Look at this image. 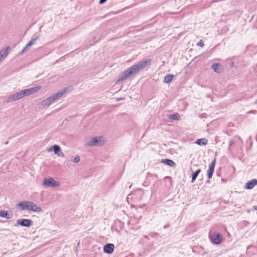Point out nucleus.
Segmentation results:
<instances>
[{
    "label": "nucleus",
    "mask_w": 257,
    "mask_h": 257,
    "mask_svg": "<svg viewBox=\"0 0 257 257\" xmlns=\"http://www.w3.org/2000/svg\"><path fill=\"white\" fill-rule=\"evenodd\" d=\"M32 46L29 43L26 45V46L24 48V49L22 50V51L19 53V55H23L25 53L28 51Z\"/></svg>",
    "instance_id": "nucleus-20"
},
{
    "label": "nucleus",
    "mask_w": 257,
    "mask_h": 257,
    "mask_svg": "<svg viewBox=\"0 0 257 257\" xmlns=\"http://www.w3.org/2000/svg\"><path fill=\"white\" fill-rule=\"evenodd\" d=\"M106 1H107V0H100V1H99V4H101V5L103 4H104V3H105Z\"/></svg>",
    "instance_id": "nucleus-27"
},
{
    "label": "nucleus",
    "mask_w": 257,
    "mask_h": 257,
    "mask_svg": "<svg viewBox=\"0 0 257 257\" xmlns=\"http://www.w3.org/2000/svg\"><path fill=\"white\" fill-rule=\"evenodd\" d=\"M253 208L254 210H257V205L254 206Z\"/></svg>",
    "instance_id": "nucleus-28"
},
{
    "label": "nucleus",
    "mask_w": 257,
    "mask_h": 257,
    "mask_svg": "<svg viewBox=\"0 0 257 257\" xmlns=\"http://www.w3.org/2000/svg\"><path fill=\"white\" fill-rule=\"evenodd\" d=\"M0 216L7 219H10L13 217V213L12 211L11 213H9L8 211L0 210Z\"/></svg>",
    "instance_id": "nucleus-13"
},
{
    "label": "nucleus",
    "mask_w": 257,
    "mask_h": 257,
    "mask_svg": "<svg viewBox=\"0 0 257 257\" xmlns=\"http://www.w3.org/2000/svg\"><path fill=\"white\" fill-rule=\"evenodd\" d=\"M256 185H257V180L255 179H252L250 181H248L245 184V188L246 189H251Z\"/></svg>",
    "instance_id": "nucleus-14"
},
{
    "label": "nucleus",
    "mask_w": 257,
    "mask_h": 257,
    "mask_svg": "<svg viewBox=\"0 0 257 257\" xmlns=\"http://www.w3.org/2000/svg\"><path fill=\"white\" fill-rule=\"evenodd\" d=\"M215 165V159H214V160L211 162V164L209 165V167L207 172L208 177L209 179L211 178L212 177L214 170Z\"/></svg>",
    "instance_id": "nucleus-11"
},
{
    "label": "nucleus",
    "mask_w": 257,
    "mask_h": 257,
    "mask_svg": "<svg viewBox=\"0 0 257 257\" xmlns=\"http://www.w3.org/2000/svg\"><path fill=\"white\" fill-rule=\"evenodd\" d=\"M104 144L102 137L91 138L85 143V145L89 147L101 146Z\"/></svg>",
    "instance_id": "nucleus-4"
},
{
    "label": "nucleus",
    "mask_w": 257,
    "mask_h": 257,
    "mask_svg": "<svg viewBox=\"0 0 257 257\" xmlns=\"http://www.w3.org/2000/svg\"><path fill=\"white\" fill-rule=\"evenodd\" d=\"M174 78V75L168 74L165 76L164 78V82L165 83H170Z\"/></svg>",
    "instance_id": "nucleus-18"
},
{
    "label": "nucleus",
    "mask_w": 257,
    "mask_h": 257,
    "mask_svg": "<svg viewBox=\"0 0 257 257\" xmlns=\"http://www.w3.org/2000/svg\"><path fill=\"white\" fill-rule=\"evenodd\" d=\"M122 99V98H118L117 100L118 101V100H121Z\"/></svg>",
    "instance_id": "nucleus-29"
},
{
    "label": "nucleus",
    "mask_w": 257,
    "mask_h": 257,
    "mask_svg": "<svg viewBox=\"0 0 257 257\" xmlns=\"http://www.w3.org/2000/svg\"><path fill=\"white\" fill-rule=\"evenodd\" d=\"M53 101L51 98L50 97L47 98L46 99L43 100L41 103V105L42 106H49L52 103Z\"/></svg>",
    "instance_id": "nucleus-15"
},
{
    "label": "nucleus",
    "mask_w": 257,
    "mask_h": 257,
    "mask_svg": "<svg viewBox=\"0 0 257 257\" xmlns=\"http://www.w3.org/2000/svg\"><path fill=\"white\" fill-rule=\"evenodd\" d=\"M32 46L29 43L26 45V46L24 48V49L22 50V51L19 53V55H23L25 53L28 51Z\"/></svg>",
    "instance_id": "nucleus-21"
},
{
    "label": "nucleus",
    "mask_w": 257,
    "mask_h": 257,
    "mask_svg": "<svg viewBox=\"0 0 257 257\" xmlns=\"http://www.w3.org/2000/svg\"><path fill=\"white\" fill-rule=\"evenodd\" d=\"M41 89V86H38L35 87H32L28 89L22 90L10 95L7 97L6 101L7 103L14 102L19 100L23 97L29 96L32 93H35Z\"/></svg>",
    "instance_id": "nucleus-2"
},
{
    "label": "nucleus",
    "mask_w": 257,
    "mask_h": 257,
    "mask_svg": "<svg viewBox=\"0 0 257 257\" xmlns=\"http://www.w3.org/2000/svg\"><path fill=\"white\" fill-rule=\"evenodd\" d=\"M114 248V245L112 243H108L103 247L104 252L107 253H111Z\"/></svg>",
    "instance_id": "nucleus-12"
},
{
    "label": "nucleus",
    "mask_w": 257,
    "mask_h": 257,
    "mask_svg": "<svg viewBox=\"0 0 257 257\" xmlns=\"http://www.w3.org/2000/svg\"><path fill=\"white\" fill-rule=\"evenodd\" d=\"M69 91V88L66 87L64 88L62 90L58 92L51 96L50 97L51 98L53 102H54L55 101L57 100L58 99H59L61 97H62L64 93L68 92Z\"/></svg>",
    "instance_id": "nucleus-7"
},
{
    "label": "nucleus",
    "mask_w": 257,
    "mask_h": 257,
    "mask_svg": "<svg viewBox=\"0 0 257 257\" xmlns=\"http://www.w3.org/2000/svg\"><path fill=\"white\" fill-rule=\"evenodd\" d=\"M11 50L10 47H7L0 51V64L4 61Z\"/></svg>",
    "instance_id": "nucleus-9"
},
{
    "label": "nucleus",
    "mask_w": 257,
    "mask_h": 257,
    "mask_svg": "<svg viewBox=\"0 0 257 257\" xmlns=\"http://www.w3.org/2000/svg\"><path fill=\"white\" fill-rule=\"evenodd\" d=\"M17 223L19 225L28 227L32 225L33 221L29 219H20L17 220Z\"/></svg>",
    "instance_id": "nucleus-8"
},
{
    "label": "nucleus",
    "mask_w": 257,
    "mask_h": 257,
    "mask_svg": "<svg viewBox=\"0 0 257 257\" xmlns=\"http://www.w3.org/2000/svg\"><path fill=\"white\" fill-rule=\"evenodd\" d=\"M180 116L178 113H175L174 114H171L169 116V118L174 120H178Z\"/></svg>",
    "instance_id": "nucleus-24"
},
{
    "label": "nucleus",
    "mask_w": 257,
    "mask_h": 257,
    "mask_svg": "<svg viewBox=\"0 0 257 257\" xmlns=\"http://www.w3.org/2000/svg\"><path fill=\"white\" fill-rule=\"evenodd\" d=\"M197 45H198V46H200L202 47L204 46V44H203V43L201 41H200V42H199L198 43Z\"/></svg>",
    "instance_id": "nucleus-26"
},
{
    "label": "nucleus",
    "mask_w": 257,
    "mask_h": 257,
    "mask_svg": "<svg viewBox=\"0 0 257 257\" xmlns=\"http://www.w3.org/2000/svg\"><path fill=\"white\" fill-rule=\"evenodd\" d=\"M39 36H34L31 40L29 42L31 46L35 44L36 41L39 39Z\"/></svg>",
    "instance_id": "nucleus-23"
},
{
    "label": "nucleus",
    "mask_w": 257,
    "mask_h": 257,
    "mask_svg": "<svg viewBox=\"0 0 257 257\" xmlns=\"http://www.w3.org/2000/svg\"><path fill=\"white\" fill-rule=\"evenodd\" d=\"M200 172H201V170L198 169L192 174V180H191L192 183H193L195 181L197 177L198 176L199 174L200 173Z\"/></svg>",
    "instance_id": "nucleus-22"
},
{
    "label": "nucleus",
    "mask_w": 257,
    "mask_h": 257,
    "mask_svg": "<svg viewBox=\"0 0 257 257\" xmlns=\"http://www.w3.org/2000/svg\"><path fill=\"white\" fill-rule=\"evenodd\" d=\"M211 239L212 242L216 244H219L221 242L222 237L220 234H216L213 235Z\"/></svg>",
    "instance_id": "nucleus-10"
},
{
    "label": "nucleus",
    "mask_w": 257,
    "mask_h": 257,
    "mask_svg": "<svg viewBox=\"0 0 257 257\" xmlns=\"http://www.w3.org/2000/svg\"><path fill=\"white\" fill-rule=\"evenodd\" d=\"M43 185L47 187H56L61 185V182L56 181L53 178L44 179Z\"/></svg>",
    "instance_id": "nucleus-5"
},
{
    "label": "nucleus",
    "mask_w": 257,
    "mask_h": 257,
    "mask_svg": "<svg viewBox=\"0 0 257 257\" xmlns=\"http://www.w3.org/2000/svg\"><path fill=\"white\" fill-rule=\"evenodd\" d=\"M17 207L22 210H28L33 212H41V208L33 202L23 201L17 204Z\"/></svg>",
    "instance_id": "nucleus-3"
},
{
    "label": "nucleus",
    "mask_w": 257,
    "mask_h": 257,
    "mask_svg": "<svg viewBox=\"0 0 257 257\" xmlns=\"http://www.w3.org/2000/svg\"><path fill=\"white\" fill-rule=\"evenodd\" d=\"M52 151H54L55 155L59 157H64L65 156L64 154L62 152L61 148L58 145H55L48 149V152H52Z\"/></svg>",
    "instance_id": "nucleus-6"
},
{
    "label": "nucleus",
    "mask_w": 257,
    "mask_h": 257,
    "mask_svg": "<svg viewBox=\"0 0 257 257\" xmlns=\"http://www.w3.org/2000/svg\"><path fill=\"white\" fill-rule=\"evenodd\" d=\"M162 162L163 163H164V164H166L167 165L169 166L170 167H173L175 165V163L173 161H172L170 159H167L162 160Z\"/></svg>",
    "instance_id": "nucleus-19"
},
{
    "label": "nucleus",
    "mask_w": 257,
    "mask_h": 257,
    "mask_svg": "<svg viewBox=\"0 0 257 257\" xmlns=\"http://www.w3.org/2000/svg\"><path fill=\"white\" fill-rule=\"evenodd\" d=\"M213 70L218 73H220L222 71V66L219 63L213 64L212 66Z\"/></svg>",
    "instance_id": "nucleus-16"
},
{
    "label": "nucleus",
    "mask_w": 257,
    "mask_h": 257,
    "mask_svg": "<svg viewBox=\"0 0 257 257\" xmlns=\"http://www.w3.org/2000/svg\"><path fill=\"white\" fill-rule=\"evenodd\" d=\"M80 161V157L78 156V155H77L75 157L74 159V160H73V162L74 163H78Z\"/></svg>",
    "instance_id": "nucleus-25"
},
{
    "label": "nucleus",
    "mask_w": 257,
    "mask_h": 257,
    "mask_svg": "<svg viewBox=\"0 0 257 257\" xmlns=\"http://www.w3.org/2000/svg\"><path fill=\"white\" fill-rule=\"evenodd\" d=\"M195 143L200 146H205L207 144V140L205 138L197 139Z\"/></svg>",
    "instance_id": "nucleus-17"
},
{
    "label": "nucleus",
    "mask_w": 257,
    "mask_h": 257,
    "mask_svg": "<svg viewBox=\"0 0 257 257\" xmlns=\"http://www.w3.org/2000/svg\"><path fill=\"white\" fill-rule=\"evenodd\" d=\"M151 62V59H149L140 61L137 64L132 66L128 69L125 71L117 79L116 84L123 81L132 76L138 73L140 70L146 68Z\"/></svg>",
    "instance_id": "nucleus-1"
}]
</instances>
